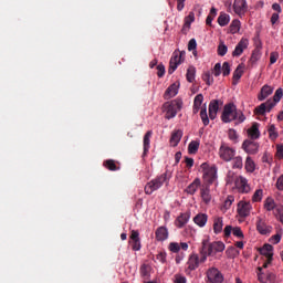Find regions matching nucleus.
I'll use <instances>...</instances> for the list:
<instances>
[{"label": "nucleus", "instance_id": "1", "mask_svg": "<svg viewBox=\"0 0 283 283\" xmlns=\"http://www.w3.org/2000/svg\"><path fill=\"white\" fill-rule=\"evenodd\" d=\"M200 248V262H207L208 255H216V253H222L224 251L226 245L222 241L209 242V240H203Z\"/></svg>", "mask_w": 283, "mask_h": 283}, {"label": "nucleus", "instance_id": "2", "mask_svg": "<svg viewBox=\"0 0 283 283\" xmlns=\"http://www.w3.org/2000/svg\"><path fill=\"white\" fill-rule=\"evenodd\" d=\"M221 120L223 123H232V120H238V123H244L247 117L244 114L234 106L233 103L226 104L221 115Z\"/></svg>", "mask_w": 283, "mask_h": 283}, {"label": "nucleus", "instance_id": "3", "mask_svg": "<svg viewBox=\"0 0 283 283\" xmlns=\"http://www.w3.org/2000/svg\"><path fill=\"white\" fill-rule=\"evenodd\" d=\"M169 180H171V171L169 170H166L155 179H151L144 188L146 196H151V193H154V191H158L165 182L169 184Z\"/></svg>", "mask_w": 283, "mask_h": 283}, {"label": "nucleus", "instance_id": "4", "mask_svg": "<svg viewBox=\"0 0 283 283\" xmlns=\"http://www.w3.org/2000/svg\"><path fill=\"white\" fill-rule=\"evenodd\" d=\"M180 109H182V99H174L170 102H165L161 106V112L166 114L165 118H167V120H171V118H176Z\"/></svg>", "mask_w": 283, "mask_h": 283}, {"label": "nucleus", "instance_id": "5", "mask_svg": "<svg viewBox=\"0 0 283 283\" xmlns=\"http://www.w3.org/2000/svg\"><path fill=\"white\" fill-rule=\"evenodd\" d=\"M200 168L203 174V180L208 184V187L209 185H213L218 178V169H216V167H210L207 163L201 164Z\"/></svg>", "mask_w": 283, "mask_h": 283}, {"label": "nucleus", "instance_id": "6", "mask_svg": "<svg viewBox=\"0 0 283 283\" xmlns=\"http://www.w3.org/2000/svg\"><path fill=\"white\" fill-rule=\"evenodd\" d=\"M185 61V51H175L170 57L168 74H174L178 70V65Z\"/></svg>", "mask_w": 283, "mask_h": 283}, {"label": "nucleus", "instance_id": "7", "mask_svg": "<svg viewBox=\"0 0 283 283\" xmlns=\"http://www.w3.org/2000/svg\"><path fill=\"white\" fill-rule=\"evenodd\" d=\"M219 156L224 163H231L232 158L235 157V150L232 147L227 146V144H221Z\"/></svg>", "mask_w": 283, "mask_h": 283}, {"label": "nucleus", "instance_id": "8", "mask_svg": "<svg viewBox=\"0 0 283 283\" xmlns=\"http://www.w3.org/2000/svg\"><path fill=\"white\" fill-rule=\"evenodd\" d=\"M241 148L243 149V151H245V154H249L250 156H255V154L260 151V144L254 142V139H245L242 143Z\"/></svg>", "mask_w": 283, "mask_h": 283}, {"label": "nucleus", "instance_id": "9", "mask_svg": "<svg viewBox=\"0 0 283 283\" xmlns=\"http://www.w3.org/2000/svg\"><path fill=\"white\" fill-rule=\"evenodd\" d=\"M208 282L210 283H223L224 282V275H222V272L218 270L217 268H209L207 273Z\"/></svg>", "mask_w": 283, "mask_h": 283}, {"label": "nucleus", "instance_id": "10", "mask_svg": "<svg viewBox=\"0 0 283 283\" xmlns=\"http://www.w3.org/2000/svg\"><path fill=\"white\" fill-rule=\"evenodd\" d=\"M252 209L253 206L251 205L250 201L241 200L237 206V213H239V216L243 219L249 218L251 216Z\"/></svg>", "mask_w": 283, "mask_h": 283}, {"label": "nucleus", "instance_id": "11", "mask_svg": "<svg viewBox=\"0 0 283 283\" xmlns=\"http://www.w3.org/2000/svg\"><path fill=\"white\" fill-rule=\"evenodd\" d=\"M232 8L233 12L237 13L240 19H242V17H244L249 11L247 0H234Z\"/></svg>", "mask_w": 283, "mask_h": 283}, {"label": "nucleus", "instance_id": "12", "mask_svg": "<svg viewBox=\"0 0 283 283\" xmlns=\"http://www.w3.org/2000/svg\"><path fill=\"white\" fill-rule=\"evenodd\" d=\"M234 185L240 193H249L251 191V186H249V180L243 176L235 177Z\"/></svg>", "mask_w": 283, "mask_h": 283}, {"label": "nucleus", "instance_id": "13", "mask_svg": "<svg viewBox=\"0 0 283 283\" xmlns=\"http://www.w3.org/2000/svg\"><path fill=\"white\" fill-rule=\"evenodd\" d=\"M129 238V244L133 251H140L143 245L140 244V233L138 232V230H132Z\"/></svg>", "mask_w": 283, "mask_h": 283}, {"label": "nucleus", "instance_id": "14", "mask_svg": "<svg viewBox=\"0 0 283 283\" xmlns=\"http://www.w3.org/2000/svg\"><path fill=\"white\" fill-rule=\"evenodd\" d=\"M249 48V39L242 38L239 43L235 45L232 56H242L244 50Z\"/></svg>", "mask_w": 283, "mask_h": 283}, {"label": "nucleus", "instance_id": "15", "mask_svg": "<svg viewBox=\"0 0 283 283\" xmlns=\"http://www.w3.org/2000/svg\"><path fill=\"white\" fill-rule=\"evenodd\" d=\"M200 256L198 254L192 253L189 255V259L187 261V270L186 271H196L200 266Z\"/></svg>", "mask_w": 283, "mask_h": 283}, {"label": "nucleus", "instance_id": "16", "mask_svg": "<svg viewBox=\"0 0 283 283\" xmlns=\"http://www.w3.org/2000/svg\"><path fill=\"white\" fill-rule=\"evenodd\" d=\"M259 253L266 258L269 264L273 262V245L265 243L261 249H259Z\"/></svg>", "mask_w": 283, "mask_h": 283}, {"label": "nucleus", "instance_id": "17", "mask_svg": "<svg viewBox=\"0 0 283 283\" xmlns=\"http://www.w3.org/2000/svg\"><path fill=\"white\" fill-rule=\"evenodd\" d=\"M256 230L259 233H261V235H269V233L273 231V227L268 226L262 218H259L256 221Z\"/></svg>", "mask_w": 283, "mask_h": 283}, {"label": "nucleus", "instance_id": "18", "mask_svg": "<svg viewBox=\"0 0 283 283\" xmlns=\"http://www.w3.org/2000/svg\"><path fill=\"white\" fill-rule=\"evenodd\" d=\"M218 109H220V101L212 99L208 108L210 120H216V117L218 116Z\"/></svg>", "mask_w": 283, "mask_h": 283}, {"label": "nucleus", "instance_id": "19", "mask_svg": "<svg viewBox=\"0 0 283 283\" xmlns=\"http://www.w3.org/2000/svg\"><path fill=\"white\" fill-rule=\"evenodd\" d=\"M190 218H191V214L189 212L180 213L175 220V227H177V229H182V227H185V224L189 222Z\"/></svg>", "mask_w": 283, "mask_h": 283}, {"label": "nucleus", "instance_id": "20", "mask_svg": "<svg viewBox=\"0 0 283 283\" xmlns=\"http://www.w3.org/2000/svg\"><path fill=\"white\" fill-rule=\"evenodd\" d=\"M193 21H196V13L189 12V14L185 18V23L181 29L182 34H187V32H189Z\"/></svg>", "mask_w": 283, "mask_h": 283}, {"label": "nucleus", "instance_id": "21", "mask_svg": "<svg viewBox=\"0 0 283 283\" xmlns=\"http://www.w3.org/2000/svg\"><path fill=\"white\" fill-rule=\"evenodd\" d=\"M155 235L158 242H165V240L169 238V230H167L165 227H159L156 230Z\"/></svg>", "mask_w": 283, "mask_h": 283}, {"label": "nucleus", "instance_id": "22", "mask_svg": "<svg viewBox=\"0 0 283 283\" xmlns=\"http://www.w3.org/2000/svg\"><path fill=\"white\" fill-rule=\"evenodd\" d=\"M154 135V132L148 130L144 135V156H147L149 154V149L151 147V136Z\"/></svg>", "mask_w": 283, "mask_h": 283}, {"label": "nucleus", "instance_id": "23", "mask_svg": "<svg viewBox=\"0 0 283 283\" xmlns=\"http://www.w3.org/2000/svg\"><path fill=\"white\" fill-rule=\"evenodd\" d=\"M200 196L205 205H209L211 202V190L209 189V186H203L200 189Z\"/></svg>", "mask_w": 283, "mask_h": 283}, {"label": "nucleus", "instance_id": "24", "mask_svg": "<svg viewBox=\"0 0 283 283\" xmlns=\"http://www.w3.org/2000/svg\"><path fill=\"white\" fill-rule=\"evenodd\" d=\"M248 136L250 140H258L260 138V128L258 123H254L249 129H248Z\"/></svg>", "mask_w": 283, "mask_h": 283}, {"label": "nucleus", "instance_id": "25", "mask_svg": "<svg viewBox=\"0 0 283 283\" xmlns=\"http://www.w3.org/2000/svg\"><path fill=\"white\" fill-rule=\"evenodd\" d=\"M208 220H209V216H207V213H198L193 218L195 224H197V227H200V228L206 227Z\"/></svg>", "mask_w": 283, "mask_h": 283}, {"label": "nucleus", "instance_id": "26", "mask_svg": "<svg viewBox=\"0 0 283 283\" xmlns=\"http://www.w3.org/2000/svg\"><path fill=\"white\" fill-rule=\"evenodd\" d=\"M201 181L200 178H196L186 189V193H189V196H193L196 191H198V188L200 187Z\"/></svg>", "mask_w": 283, "mask_h": 283}, {"label": "nucleus", "instance_id": "27", "mask_svg": "<svg viewBox=\"0 0 283 283\" xmlns=\"http://www.w3.org/2000/svg\"><path fill=\"white\" fill-rule=\"evenodd\" d=\"M140 276L144 280H149L151 277V265L144 263L139 268Z\"/></svg>", "mask_w": 283, "mask_h": 283}, {"label": "nucleus", "instance_id": "28", "mask_svg": "<svg viewBox=\"0 0 283 283\" xmlns=\"http://www.w3.org/2000/svg\"><path fill=\"white\" fill-rule=\"evenodd\" d=\"M271 94H273V87L269 86V85H264L261 88V92L258 96L259 101H266V98H269V96H271Z\"/></svg>", "mask_w": 283, "mask_h": 283}, {"label": "nucleus", "instance_id": "29", "mask_svg": "<svg viewBox=\"0 0 283 283\" xmlns=\"http://www.w3.org/2000/svg\"><path fill=\"white\" fill-rule=\"evenodd\" d=\"M177 94H178V85L172 84L166 90L164 94V98L165 101H169V98H174V96H176Z\"/></svg>", "mask_w": 283, "mask_h": 283}, {"label": "nucleus", "instance_id": "30", "mask_svg": "<svg viewBox=\"0 0 283 283\" xmlns=\"http://www.w3.org/2000/svg\"><path fill=\"white\" fill-rule=\"evenodd\" d=\"M222 227H224L222 218L216 217L213 219V232L216 233V235H218L219 233H222Z\"/></svg>", "mask_w": 283, "mask_h": 283}, {"label": "nucleus", "instance_id": "31", "mask_svg": "<svg viewBox=\"0 0 283 283\" xmlns=\"http://www.w3.org/2000/svg\"><path fill=\"white\" fill-rule=\"evenodd\" d=\"M277 203H275V199L274 198H271V197H268L265 200H264V209L266 211H275V209L277 208Z\"/></svg>", "mask_w": 283, "mask_h": 283}, {"label": "nucleus", "instance_id": "32", "mask_svg": "<svg viewBox=\"0 0 283 283\" xmlns=\"http://www.w3.org/2000/svg\"><path fill=\"white\" fill-rule=\"evenodd\" d=\"M182 139V130H176L172 133L171 138H170V144L172 147H178V143Z\"/></svg>", "mask_w": 283, "mask_h": 283}, {"label": "nucleus", "instance_id": "33", "mask_svg": "<svg viewBox=\"0 0 283 283\" xmlns=\"http://www.w3.org/2000/svg\"><path fill=\"white\" fill-rule=\"evenodd\" d=\"M229 21H231V17L224 12H221L218 18L219 25L224 28V25H229Z\"/></svg>", "mask_w": 283, "mask_h": 283}, {"label": "nucleus", "instance_id": "34", "mask_svg": "<svg viewBox=\"0 0 283 283\" xmlns=\"http://www.w3.org/2000/svg\"><path fill=\"white\" fill-rule=\"evenodd\" d=\"M104 167L108 169V171H118L120 167L116 166V161L114 159H107L103 163Z\"/></svg>", "mask_w": 283, "mask_h": 283}, {"label": "nucleus", "instance_id": "35", "mask_svg": "<svg viewBox=\"0 0 283 283\" xmlns=\"http://www.w3.org/2000/svg\"><path fill=\"white\" fill-rule=\"evenodd\" d=\"M244 167L249 174H253V171H255V161H253V159L250 156H248L245 159Z\"/></svg>", "mask_w": 283, "mask_h": 283}, {"label": "nucleus", "instance_id": "36", "mask_svg": "<svg viewBox=\"0 0 283 283\" xmlns=\"http://www.w3.org/2000/svg\"><path fill=\"white\" fill-rule=\"evenodd\" d=\"M198 149H200V140H192L188 145L189 154H198Z\"/></svg>", "mask_w": 283, "mask_h": 283}, {"label": "nucleus", "instance_id": "37", "mask_svg": "<svg viewBox=\"0 0 283 283\" xmlns=\"http://www.w3.org/2000/svg\"><path fill=\"white\" fill-rule=\"evenodd\" d=\"M241 22L238 19H234L230 24V34H238L240 32Z\"/></svg>", "mask_w": 283, "mask_h": 283}, {"label": "nucleus", "instance_id": "38", "mask_svg": "<svg viewBox=\"0 0 283 283\" xmlns=\"http://www.w3.org/2000/svg\"><path fill=\"white\" fill-rule=\"evenodd\" d=\"M273 216L276 218V220H279V222H281V224H283V206L282 205L276 206V208L273 211Z\"/></svg>", "mask_w": 283, "mask_h": 283}, {"label": "nucleus", "instance_id": "39", "mask_svg": "<svg viewBox=\"0 0 283 283\" xmlns=\"http://www.w3.org/2000/svg\"><path fill=\"white\" fill-rule=\"evenodd\" d=\"M186 78L188 83H193V81H196V69L193 66L188 67Z\"/></svg>", "mask_w": 283, "mask_h": 283}, {"label": "nucleus", "instance_id": "40", "mask_svg": "<svg viewBox=\"0 0 283 283\" xmlns=\"http://www.w3.org/2000/svg\"><path fill=\"white\" fill-rule=\"evenodd\" d=\"M244 167V164L242 161L241 156H237L232 158V169H242Z\"/></svg>", "mask_w": 283, "mask_h": 283}, {"label": "nucleus", "instance_id": "41", "mask_svg": "<svg viewBox=\"0 0 283 283\" xmlns=\"http://www.w3.org/2000/svg\"><path fill=\"white\" fill-rule=\"evenodd\" d=\"M200 118L202 120V124L205 125V127H207V125H209V115H207V105H205L201 111H200Z\"/></svg>", "mask_w": 283, "mask_h": 283}, {"label": "nucleus", "instance_id": "42", "mask_svg": "<svg viewBox=\"0 0 283 283\" xmlns=\"http://www.w3.org/2000/svg\"><path fill=\"white\" fill-rule=\"evenodd\" d=\"M262 56V51H260V49H254L252 52V55L250 57V63H258V61H260Z\"/></svg>", "mask_w": 283, "mask_h": 283}, {"label": "nucleus", "instance_id": "43", "mask_svg": "<svg viewBox=\"0 0 283 283\" xmlns=\"http://www.w3.org/2000/svg\"><path fill=\"white\" fill-rule=\"evenodd\" d=\"M268 133H269V138L270 140H276L277 139V128H275L274 124L270 125L269 129H268Z\"/></svg>", "mask_w": 283, "mask_h": 283}, {"label": "nucleus", "instance_id": "44", "mask_svg": "<svg viewBox=\"0 0 283 283\" xmlns=\"http://www.w3.org/2000/svg\"><path fill=\"white\" fill-rule=\"evenodd\" d=\"M242 78V71L240 70V65L235 69L232 76V84L238 85V81Z\"/></svg>", "mask_w": 283, "mask_h": 283}, {"label": "nucleus", "instance_id": "45", "mask_svg": "<svg viewBox=\"0 0 283 283\" xmlns=\"http://www.w3.org/2000/svg\"><path fill=\"white\" fill-rule=\"evenodd\" d=\"M227 52H229V48L227 46V44H224V42H220L218 45V55L224 56Z\"/></svg>", "mask_w": 283, "mask_h": 283}, {"label": "nucleus", "instance_id": "46", "mask_svg": "<svg viewBox=\"0 0 283 283\" xmlns=\"http://www.w3.org/2000/svg\"><path fill=\"white\" fill-rule=\"evenodd\" d=\"M264 191L262 189L255 190V192L252 196V202H262V196Z\"/></svg>", "mask_w": 283, "mask_h": 283}, {"label": "nucleus", "instance_id": "47", "mask_svg": "<svg viewBox=\"0 0 283 283\" xmlns=\"http://www.w3.org/2000/svg\"><path fill=\"white\" fill-rule=\"evenodd\" d=\"M254 113L258 116H264V114H266V104L262 103L261 105H259L255 109Z\"/></svg>", "mask_w": 283, "mask_h": 283}, {"label": "nucleus", "instance_id": "48", "mask_svg": "<svg viewBox=\"0 0 283 283\" xmlns=\"http://www.w3.org/2000/svg\"><path fill=\"white\" fill-rule=\"evenodd\" d=\"M205 101V96L202 94H198L196 95L195 99H193V105L196 107H202V102Z\"/></svg>", "mask_w": 283, "mask_h": 283}, {"label": "nucleus", "instance_id": "49", "mask_svg": "<svg viewBox=\"0 0 283 283\" xmlns=\"http://www.w3.org/2000/svg\"><path fill=\"white\" fill-rule=\"evenodd\" d=\"M202 81H205L207 85H213V76H211V73L209 72L202 75Z\"/></svg>", "mask_w": 283, "mask_h": 283}, {"label": "nucleus", "instance_id": "50", "mask_svg": "<svg viewBox=\"0 0 283 283\" xmlns=\"http://www.w3.org/2000/svg\"><path fill=\"white\" fill-rule=\"evenodd\" d=\"M282 96H283V88H277L273 96L274 103H280V101H282Z\"/></svg>", "mask_w": 283, "mask_h": 283}, {"label": "nucleus", "instance_id": "51", "mask_svg": "<svg viewBox=\"0 0 283 283\" xmlns=\"http://www.w3.org/2000/svg\"><path fill=\"white\" fill-rule=\"evenodd\" d=\"M222 74L223 76H229V74H231V65L229 64V62H223Z\"/></svg>", "mask_w": 283, "mask_h": 283}, {"label": "nucleus", "instance_id": "52", "mask_svg": "<svg viewBox=\"0 0 283 283\" xmlns=\"http://www.w3.org/2000/svg\"><path fill=\"white\" fill-rule=\"evenodd\" d=\"M168 249L171 253H178L180 251V244L177 242H170Z\"/></svg>", "mask_w": 283, "mask_h": 283}, {"label": "nucleus", "instance_id": "53", "mask_svg": "<svg viewBox=\"0 0 283 283\" xmlns=\"http://www.w3.org/2000/svg\"><path fill=\"white\" fill-rule=\"evenodd\" d=\"M234 200L235 198L233 196H228L223 203L224 209H231V206L233 205Z\"/></svg>", "mask_w": 283, "mask_h": 283}, {"label": "nucleus", "instance_id": "54", "mask_svg": "<svg viewBox=\"0 0 283 283\" xmlns=\"http://www.w3.org/2000/svg\"><path fill=\"white\" fill-rule=\"evenodd\" d=\"M232 234L235 237V238H241V239H244V233L242 232V229L240 227H235L232 229Z\"/></svg>", "mask_w": 283, "mask_h": 283}, {"label": "nucleus", "instance_id": "55", "mask_svg": "<svg viewBox=\"0 0 283 283\" xmlns=\"http://www.w3.org/2000/svg\"><path fill=\"white\" fill-rule=\"evenodd\" d=\"M228 138L235 143V140H238V132H235L233 128H230L228 132Z\"/></svg>", "mask_w": 283, "mask_h": 283}, {"label": "nucleus", "instance_id": "56", "mask_svg": "<svg viewBox=\"0 0 283 283\" xmlns=\"http://www.w3.org/2000/svg\"><path fill=\"white\" fill-rule=\"evenodd\" d=\"M276 158H279V160H283V144H277L276 145Z\"/></svg>", "mask_w": 283, "mask_h": 283}, {"label": "nucleus", "instance_id": "57", "mask_svg": "<svg viewBox=\"0 0 283 283\" xmlns=\"http://www.w3.org/2000/svg\"><path fill=\"white\" fill-rule=\"evenodd\" d=\"M280 59V53L277 52H272L270 54V64L273 65L275 63H277V60Z\"/></svg>", "mask_w": 283, "mask_h": 283}, {"label": "nucleus", "instance_id": "58", "mask_svg": "<svg viewBox=\"0 0 283 283\" xmlns=\"http://www.w3.org/2000/svg\"><path fill=\"white\" fill-rule=\"evenodd\" d=\"M212 74L214 76H220V74H222V65L220 63L214 65Z\"/></svg>", "mask_w": 283, "mask_h": 283}, {"label": "nucleus", "instance_id": "59", "mask_svg": "<svg viewBox=\"0 0 283 283\" xmlns=\"http://www.w3.org/2000/svg\"><path fill=\"white\" fill-rule=\"evenodd\" d=\"M196 48H198V43L196 42V39H191L188 42V51L193 52V50H196Z\"/></svg>", "mask_w": 283, "mask_h": 283}, {"label": "nucleus", "instance_id": "60", "mask_svg": "<svg viewBox=\"0 0 283 283\" xmlns=\"http://www.w3.org/2000/svg\"><path fill=\"white\" fill-rule=\"evenodd\" d=\"M238 176L235 175V172H233V171H229L228 172V176H227V178H228V184L229 185H232V182H235V178H237Z\"/></svg>", "mask_w": 283, "mask_h": 283}, {"label": "nucleus", "instance_id": "61", "mask_svg": "<svg viewBox=\"0 0 283 283\" xmlns=\"http://www.w3.org/2000/svg\"><path fill=\"white\" fill-rule=\"evenodd\" d=\"M157 75L159 78H163V76H165V65L164 64L157 65Z\"/></svg>", "mask_w": 283, "mask_h": 283}, {"label": "nucleus", "instance_id": "62", "mask_svg": "<svg viewBox=\"0 0 283 283\" xmlns=\"http://www.w3.org/2000/svg\"><path fill=\"white\" fill-rule=\"evenodd\" d=\"M157 260L161 262V264H165L167 262V253L166 252H159L157 254Z\"/></svg>", "mask_w": 283, "mask_h": 283}, {"label": "nucleus", "instance_id": "63", "mask_svg": "<svg viewBox=\"0 0 283 283\" xmlns=\"http://www.w3.org/2000/svg\"><path fill=\"white\" fill-rule=\"evenodd\" d=\"M175 283H187V277H185L180 274H176L175 275Z\"/></svg>", "mask_w": 283, "mask_h": 283}, {"label": "nucleus", "instance_id": "64", "mask_svg": "<svg viewBox=\"0 0 283 283\" xmlns=\"http://www.w3.org/2000/svg\"><path fill=\"white\" fill-rule=\"evenodd\" d=\"M276 189H279V191H283V179L280 177L276 180Z\"/></svg>", "mask_w": 283, "mask_h": 283}]
</instances>
